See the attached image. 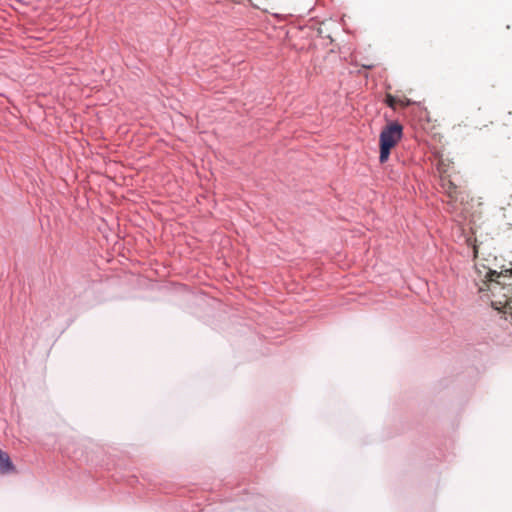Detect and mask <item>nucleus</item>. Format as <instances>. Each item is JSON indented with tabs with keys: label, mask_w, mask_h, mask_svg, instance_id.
I'll list each match as a JSON object with an SVG mask.
<instances>
[{
	"label": "nucleus",
	"mask_w": 512,
	"mask_h": 512,
	"mask_svg": "<svg viewBox=\"0 0 512 512\" xmlns=\"http://www.w3.org/2000/svg\"><path fill=\"white\" fill-rule=\"evenodd\" d=\"M403 127L398 122L387 124L380 133V156L381 163H385L390 155L391 149L401 140Z\"/></svg>",
	"instance_id": "f257e3e1"
},
{
	"label": "nucleus",
	"mask_w": 512,
	"mask_h": 512,
	"mask_svg": "<svg viewBox=\"0 0 512 512\" xmlns=\"http://www.w3.org/2000/svg\"><path fill=\"white\" fill-rule=\"evenodd\" d=\"M442 188L445 194L452 200L456 201L458 198V187L450 180L443 178L442 179Z\"/></svg>",
	"instance_id": "f03ea898"
},
{
	"label": "nucleus",
	"mask_w": 512,
	"mask_h": 512,
	"mask_svg": "<svg viewBox=\"0 0 512 512\" xmlns=\"http://www.w3.org/2000/svg\"><path fill=\"white\" fill-rule=\"evenodd\" d=\"M14 465L9 455L0 449V474L14 472Z\"/></svg>",
	"instance_id": "7ed1b4c3"
},
{
	"label": "nucleus",
	"mask_w": 512,
	"mask_h": 512,
	"mask_svg": "<svg viewBox=\"0 0 512 512\" xmlns=\"http://www.w3.org/2000/svg\"><path fill=\"white\" fill-rule=\"evenodd\" d=\"M385 103L392 109H396L397 106L401 107H407L411 104L410 99L403 97V98H396L395 96L391 94H387L385 98Z\"/></svg>",
	"instance_id": "20e7f679"
},
{
	"label": "nucleus",
	"mask_w": 512,
	"mask_h": 512,
	"mask_svg": "<svg viewBox=\"0 0 512 512\" xmlns=\"http://www.w3.org/2000/svg\"><path fill=\"white\" fill-rule=\"evenodd\" d=\"M474 242H476V240H474ZM472 247H473L474 258H477L478 257V253H479V246L476 243H474L472 245Z\"/></svg>",
	"instance_id": "39448f33"
},
{
	"label": "nucleus",
	"mask_w": 512,
	"mask_h": 512,
	"mask_svg": "<svg viewBox=\"0 0 512 512\" xmlns=\"http://www.w3.org/2000/svg\"><path fill=\"white\" fill-rule=\"evenodd\" d=\"M363 67L367 69H372L374 68V64H363Z\"/></svg>",
	"instance_id": "423d86ee"
}]
</instances>
